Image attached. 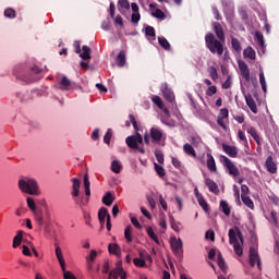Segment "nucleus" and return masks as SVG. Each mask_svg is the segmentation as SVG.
<instances>
[{"label":"nucleus","mask_w":279,"mask_h":279,"mask_svg":"<svg viewBox=\"0 0 279 279\" xmlns=\"http://www.w3.org/2000/svg\"><path fill=\"white\" fill-rule=\"evenodd\" d=\"M17 186L21 193H26V195H34L38 197L40 195V187L38 186V181L29 177H21L17 181Z\"/></svg>","instance_id":"f257e3e1"},{"label":"nucleus","mask_w":279,"mask_h":279,"mask_svg":"<svg viewBox=\"0 0 279 279\" xmlns=\"http://www.w3.org/2000/svg\"><path fill=\"white\" fill-rule=\"evenodd\" d=\"M205 45L206 48L210 51V53H217V56H223V41L217 39L215 34L208 33L205 36Z\"/></svg>","instance_id":"f03ea898"},{"label":"nucleus","mask_w":279,"mask_h":279,"mask_svg":"<svg viewBox=\"0 0 279 279\" xmlns=\"http://www.w3.org/2000/svg\"><path fill=\"white\" fill-rule=\"evenodd\" d=\"M236 230V231H235ZM230 229L229 230V243L230 245H233V250L236 254V256H243V246L239 243V239L243 245V233L239 228Z\"/></svg>","instance_id":"7ed1b4c3"},{"label":"nucleus","mask_w":279,"mask_h":279,"mask_svg":"<svg viewBox=\"0 0 279 279\" xmlns=\"http://www.w3.org/2000/svg\"><path fill=\"white\" fill-rule=\"evenodd\" d=\"M125 143L130 149H136L140 154H145V148L140 147V145H143V135H141V133L128 136Z\"/></svg>","instance_id":"20e7f679"},{"label":"nucleus","mask_w":279,"mask_h":279,"mask_svg":"<svg viewBox=\"0 0 279 279\" xmlns=\"http://www.w3.org/2000/svg\"><path fill=\"white\" fill-rule=\"evenodd\" d=\"M219 158H220L221 165L227 170V173H229V175H232L233 178H239L241 172L239 171V168L236 167V165H234V162L230 158H228L226 155H220Z\"/></svg>","instance_id":"39448f33"},{"label":"nucleus","mask_w":279,"mask_h":279,"mask_svg":"<svg viewBox=\"0 0 279 279\" xmlns=\"http://www.w3.org/2000/svg\"><path fill=\"white\" fill-rule=\"evenodd\" d=\"M83 182H84L86 198L75 199V204L77 206H86V204H88L89 202L88 196L90 195V180L88 179V173L84 174Z\"/></svg>","instance_id":"423d86ee"},{"label":"nucleus","mask_w":279,"mask_h":279,"mask_svg":"<svg viewBox=\"0 0 279 279\" xmlns=\"http://www.w3.org/2000/svg\"><path fill=\"white\" fill-rule=\"evenodd\" d=\"M184 243L182 242V239L171 238L170 247L174 254V256H180L182 254Z\"/></svg>","instance_id":"0eeeda50"},{"label":"nucleus","mask_w":279,"mask_h":279,"mask_svg":"<svg viewBox=\"0 0 279 279\" xmlns=\"http://www.w3.org/2000/svg\"><path fill=\"white\" fill-rule=\"evenodd\" d=\"M150 138L153 140V143H160V141L167 138V135L159 128L153 126L150 129Z\"/></svg>","instance_id":"6e6552de"},{"label":"nucleus","mask_w":279,"mask_h":279,"mask_svg":"<svg viewBox=\"0 0 279 279\" xmlns=\"http://www.w3.org/2000/svg\"><path fill=\"white\" fill-rule=\"evenodd\" d=\"M256 264L258 269H260V265H263L260 262V256L258 255L256 248L250 247V265L251 267H256Z\"/></svg>","instance_id":"1a4fd4ad"},{"label":"nucleus","mask_w":279,"mask_h":279,"mask_svg":"<svg viewBox=\"0 0 279 279\" xmlns=\"http://www.w3.org/2000/svg\"><path fill=\"white\" fill-rule=\"evenodd\" d=\"M161 93H162L165 99L167 101H169L170 104H173V101H175V95L173 94V90H171V88H169V86L167 84L161 85Z\"/></svg>","instance_id":"9d476101"},{"label":"nucleus","mask_w":279,"mask_h":279,"mask_svg":"<svg viewBox=\"0 0 279 279\" xmlns=\"http://www.w3.org/2000/svg\"><path fill=\"white\" fill-rule=\"evenodd\" d=\"M214 32L221 43H226V33L223 32V26L219 22L213 23Z\"/></svg>","instance_id":"9b49d317"},{"label":"nucleus","mask_w":279,"mask_h":279,"mask_svg":"<svg viewBox=\"0 0 279 279\" xmlns=\"http://www.w3.org/2000/svg\"><path fill=\"white\" fill-rule=\"evenodd\" d=\"M238 66L241 76L245 80V82H250V68L247 66V63H245V61H239Z\"/></svg>","instance_id":"f8f14e48"},{"label":"nucleus","mask_w":279,"mask_h":279,"mask_svg":"<svg viewBox=\"0 0 279 279\" xmlns=\"http://www.w3.org/2000/svg\"><path fill=\"white\" fill-rule=\"evenodd\" d=\"M151 101L153 104H155V106H157V108H159V110H162L168 119L169 117H171V114L169 113V109H167V107H165V102H162V98H160L159 96H154L151 98Z\"/></svg>","instance_id":"ddd939ff"},{"label":"nucleus","mask_w":279,"mask_h":279,"mask_svg":"<svg viewBox=\"0 0 279 279\" xmlns=\"http://www.w3.org/2000/svg\"><path fill=\"white\" fill-rule=\"evenodd\" d=\"M58 83L61 90H71V86L73 85V82H71L66 75H61V77L59 76Z\"/></svg>","instance_id":"4468645a"},{"label":"nucleus","mask_w":279,"mask_h":279,"mask_svg":"<svg viewBox=\"0 0 279 279\" xmlns=\"http://www.w3.org/2000/svg\"><path fill=\"white\" fill-rule=\"evenodd\" d=\"M244 99L251 112H253V114H258V108L256 107V101L254 100V98L250 94H246L244 95Z\"/></svg>","instance_id":"2eb2a0df"},{"label":"nucleus","mask_w":279,"mask_h":279,"mask_svg":"<svg viewBox=\"0 0 279 279\" xmlns=\"http://www.w3.org/2000/svg\"><path fill=\"white\" fill-rule=\"evenodd\" d=\"M222 149L229 158H236L239 156V149H236V146H230L228 144H222Z\"/></svg>","instance_id":"dca6fc26"},{"label":"nucleus","mask_w":279,"mask_h":279,"mask_svg":"<svg viewBox=\"0 0 279 279\" xmlns=\"http://www.w3.org/2000/svg\"><path fill=\"white\" fill-rule=\"evenodd\" d=\"M40 73H43V70L38 66H33L31 69V77L28 78V82H38V80L43 78V75H40Z\"/></svg>","instance_id":"f3484780"},{"label":"nucleus","mask_w":279,"mask_h":279,"mask_svg":"<svg viewBox=\"0 0 279 279\" xmlns=\"http://www.w3.org/2000/svg\"><path fill=\"white\" fill-rule=\"evenodd\" d=\"M205 185L208 187V191L210 193H214L215 195H218L219 193V185L215 181H213L210 178H205Z\"/></svg>","instance_id":"a211bd4d"},{"label":"nucleus","mask_w":279,"mask_h":279,"mask_svg":"<svg viewBox=\"0 0 279 279\" xmlns=\"http://www.w3.org/2000/svg\"><path fill=\"white\" fill-rule=\"evenodd\" d=\"M108 217H110V214L108 213V208L101 207L98 211V219L101 228H104L106 223V219L108 221Z\"/></svg>","instance_id":"6ab92c4d"},{"label":"nucleus","mask_w":279,"mask_h":279,"mask_svg":"<svg viewBox=\"0 0 279 279\" xmlns=\"http://www.w3.org/2000/svg\"><path fill=\"white\" fill-rule=\"evenodd\" d=\"M265 166L269 173H276L278 171V166L276 165V162L274 161V157L271 156L267 157Z\"/></svg>","instance_id":"aec40b11"},{"label":"nucleus","mask_w":279,"mask_h":279,"mask_svg":"<svg viewBox=\"0 0 279 279\" xmlns=\"http://www.w3.org/2000/svg\"><path fill=\"white\" fill-rule=\"evenodd\" d=\"M207 168L211 173H217V163L215 162V157L210 154H207Z\"/></svg>","instance_id":"412c9836"},{"label":"nucleus","mask_w":279,"mask_h":279,"mask_svg":"<svg viewBox=\"0 0 279 279\" xmlns=\"http://www.w3.org/2000/svg\"><path fill=\"white\" fill-rule=\"evenodd\" d=\"M56 256L59 260V265L62 271H64V267H66V262H64V256L62 255V248H60V246L56 247Z\"/></svg>","instance_id":"4be33fe9"},{"label":"nucleus","mask_w":279,"mask_h":279,"mask_svg":"<svg viewBox=\"0 0 279 279\" xmlns=\"http://www.w3.org/2000/svg\"><path fill=\"white\" fill-rule=\"evenodd\" d=\"M117 64L120 69H123L126 64V59H125V50H121L117 58H116Z\"/></svg>","instance_id":"5701e85b"},{"label":"nucleus","mask_w":279,"mask_h":279,"mask_svg":"<svg viewBox=\"0 0 279 279\" xmlns=\"http://www.w3.org/2000/svg\"><path fill=\"white\" fill-rule=\"evenodd\" d=\"M183 151L187 156H192V158H197V153H195V148L189 143L183 145Z\"/></svg>","instance_id":"b1692460"},{"label":"nucleus","mask_w":279,"mask_h":279,"mask_svg":"<svg viewBox=\"0 0 279 279\" xmlns=\"http://www.w3.org/2000/svg\"><path fill=\"white\" fill-rule=\"evenodd\" d=\"M109 254H114V256H121V246L117 243H110L108 245Z\"/></svg>","instance_id":"393cba45"},{"label":"nucleus","mask_w":279,"mask_h":279,"mask_svg":"<svg viewBox=\"0 0 279 279\" xmlns=\"http://www.w3.org/2000/svg\"><path fill=\"white\" fill-rule=\"evenodd\" d=\"M218 266L221 269L223 274H227L228 271V264H226V260L223 259V256L221 253H218V259H217Z\"/></svg>","instance_id":"a878e982"},{"label":"nucleus","mask_w":279,"mask_h":279,"mask_svg":"<svg viewBox=\"0 0 279 279\" xmlns=\"http://www.w3.org/2000/svg\"><path fill=\"white\" fill-rule=\"evenodd\" d=\"M244 58H248V60H256V51L252 47H247L243 51Z\"/></svg>","instance_id":"bb28decb"},{"label":"nucleus","mask_w":279,"mask_h":279,"mask_svg":"<svg viewBox=\"0 0 279 279\" xmlns=\"http://www.w3.org/2000/svg\"><path fill=\"white\" fill-rule=\"evenodd\" d=\"M73 185H72V197H78L80 196V181L78 179H72Z\"/></svg>","instance_id":"cd10ccee"},{"label":"nucleus","mask_w":279,"mask_h":279,"mask_svg":"<svg viewBox=\"0 0 279 279\" xmlns=\"http://www.w3.org/2000/svg\"><path fill=\"white\" fill-rule=\"evenodd\" d=\"M23 243V231H19L17 234L13 238V248L16 250Z\"/></svg>","instance_id":"c85d7f7f"},{"label":"nucleus","mask_w":279,"mask_h":279,"mask_svg":"<svg viewBox=\"0 0 279 279\" xmlns=\"http://www.w3.org/2000/svg\"><path fill=\"white\" fill-rule=\"evenodd\" d=\"M158 43L160 47H162V49H165L166 51H171V44H169V40H167V38L158 37Z\"/></svg>","instance_id":"c756f323"},{"label":"nucleus","mask_w":279,"mask_h":279,"mask_svg":"<svg viewBox=\"0 0 279 279\" xmlns=\"http://www.w3.org/2000/svg\"><path fill=\"white\" fill-rule=\"evenodd\" d=\"M148 236L157 244L160 245V240L158 239V235H156V232H154V228L147 227L146 229Z\"/></svg>","instance_id":"7c9ffc66"},{"label":"nucleus","mask_w":279,"mask_h":279,"mask_svg":"<svg viewBox=\"0 0 279 279\" xmlns=\"http://www.w3.org/2000/svg\"><path fill=\"white\" fill-rule=\"evenodd\" d=\"M113 202L114 197L112 196V193L107 192L106 195L102 197V204H105V206H112Z\"/></svg>","instance_id":"2f4dec72"},{"label":"nucleus","mask_w":279,"mask_h":279,"mask_svg":"<svg viewBox=\"0 0 279 279\" xmlns=\"http://www.w3.org/2000/svg\"><path fill=\"white\" fill-rule=\"evenodd\" d=\"M121 169H123V166L121 165V161L119 160H113L111 162V171L113 173H121Z\"/></svg>","instance_id":"473e14b6"},{"label":"nucleus","mask_w":279,"mask_h":279,"mask_svg":"<svg viewBox=\"0 0 279 279\" xmlns=\"http://www.w3.org/2000/svg\"><path fill=\"white\" fill-rule=\"evenodd\" d=\"M246 132L252 136V138H254L256 143H259L260 136H258V131H256L254 126L248 128Z\"/></svg>","instance_id":"72a5a7b5"},{"label":"nucleus","mask_w":279,"mask_h":279,"mask_svg":"<svg viewBox=\"0 0 279 279\" xmlns=\"http://www.w3.org/2000/svg\"><path fill=\"white\" fill-rule=\"evenodd\" d=\"M241 199L244 206H247V208L254 210V201H252L250 196H242Z\"/></svg>","instance_id":"f704fd0d"},{"label":"nucleus","mask_w":279,"mask_h":279,"mask_svg":"<svg viewBox=\"0 0 279 279\" xmlns=\"http://www.w3.org/2000/svg\"><path fill=\"white\" fill-rule=\"evenodd\" d=\"M83 52L80 54L82 60H90V48L88 46L82 47Z\"/></svg>","instance_id":"c9c22d12"},{"label":"nucleus","mask_w":279,"mask_h":279,"mask_svg":"<svg viewBox=\"0 0 279 279\" xmlns=\"http://www.w3.org/2000/svg\"><path fill=\"white\" fill-rule=\"evenodd\" d=\"M124 239L128 241V243H132V241H134V238H132V226H128L124 229Z\"/></svg>","instance_id":"e433bc0d"},{"label":"nucleus","mask_w":279,"mask_h":279,"mask_svg":"<svg viewBox=\"0 0 279 279\" xmlns=\"http://www.w3.org/2000/svg\"><path fill=\"white\" fill-rule=\"evenodd\" d=\"M155 167V171L157 173V175H159V178H165V175H167V171L165 170V167L158 165V163H154Z\"/></svg>","instance_id":"4c0bfd02"},{"label":"nucleus","mask_w":279,"mask_h":279,"mask_svg":"<svg viewBox=\"0 0 279 279\" xmlns=\"http://www.w3.org/2000/svg\"><path fill=\"white\" fill-rule=\"evenodd\" d=\"M220 208L227 217H230V206L228 205L227 201H221L220 202Z\"/></svg>","instance_id":"58836bf2"},{"label":"nucleus","mask_w":279,"mask_h":279,"mask_svg":"<svg viewBox=\"0 0 279 279\" xmlns=\"http://www.w3.org/2000/svg\"><path fill=\"white\" fill-rule=\"evenodd\" d=\"M26 203H27L29 210H32V213H36L37 207H36V202L34 201V198L28 196L26 198Z\"/></svg>","instance_id":"ea45409f"},{"label":"nucleus","mask_w":279,"mask_h":279,"mask_svg":"<svg viewBox=\"0 0 279 279\" xmlns=\"http://www.w3.org/2000/svg\"><path fill=\"white\" fill-rule=\"evenodd\" d=\"M4 16L7 19H16V11L12 8H8L4 10Z\"/></svg>","instance_id":"a19ab883"},{"label":"nucleus","mask_w":279,"mask_h":279,"mask_svg":"<svg viewBox=\"0 0 279 279\" xmlns=\"http://www.w3.org/2000/svg\"><path fill=\"white\" fill-rule=\"evenodd\" d=\"M232 49L236 51L238 53H241V41H239L236 38L231 39Z\"/></svg>","instance_id":"79ce46f5"},{"label":"nucleus","mask_w":279,"mask_h":279,"mask_svg":"<svg viewBox=\"0 0 279 279\" xmlns=\"http://www.w3.org/2000/svg\"><path fill=\"white\" fill-rule=\"evenodd\" d=\"M155 157L157 158V161L159 162V165L165 163V155L162 154V150L156 149L155 150Z\"/></svg>","instance_id":"37998d69"},{"label":"nucleus","mask_w":279,"mask_h":279,"mask_svg":"<svg viewBox=\"0 0 279 279\" xmlns=\"http://www.w3.org/2000/svg\"><path fill=\"white\" fill-rule=\"evenodd\" d=\"M197 202H198L201 208H203V210H205V213H208V210H209L208 202H206V201L204 199V196L199 197V198L197 199Z\"/></svg>","instance_id":"c03bdc74"},{"label":"nucleus","mask_w":279,"mask_h":279,"mask_svg":"<svg viewBox=\"0 0 279 279\" xmlns=\"http://www.w3.org/2000/svg\"><path fill=\"white\" fill-rule=\"evenodd\" d=\"M145 34L150 38H156V29L153 26H146Z\"/></svg>","instance_id":"a18cd8bd"},{"label":"nucleus","mask_w":279,"mask_h":279,"mask_svg":"<svg viewBox=\"0 0 279 279\" xmlns=\"http://www.w3.org/2000/svg\"><path fill=\"white\" fill-rule=\"evenodd\" d=\"M209 75L214 82H217V80H219V74L217 73V69L215 66H211L209 69Z\"/></svg>","instance_id":"49530a36"},{"label":"nucleus","mask_w":279,"mask_h":279,"mask_svg":"<svg viewBox=\"0 0 279 279\" xmlns=\"http://www.w3.org/2000/svg\"><path fill=\"white\" fill-rule=\"evenodd\" d=\"M63 271V279H77V277H75V275H73L71 272V270H66V267H64Z\"/></svg>","instance_id":"de8ad7c7"},{"label":"nucleus","mask_w":279,"mask_h":279,"mask_svg":"<svg viewBox=\"0 0 279 279\" xmlns=\"http://www.w3.org/2000/svg\"><path fill=\"white\" fill-rule=\"evenodd\" d=\"M111 138H112V130L108 129L107 133L104 136V143H106V145H110Z\"/></svg>","instance_id":"09e8293b"},{"label":"nucleus","mask_w":279,"mask_h":279,"mask_svg":"<svg viewBox=\"0 0 279 279\" xmlns=\"http://www.w3.org/2000/svg\"><path fill=\"white\" fill-rule=\"evenodd\" d=\"M140 21H141V13H132L131 23H133L134 25H138Z\"/></svg>","instance_id":"8fccbe9b"},{"label":"nucleus","mask_w":279,"mask_h":279,"mask_svg":"<svg viewBox=\"0 0 279 279\" xmlns=\"http://www.w3.org/2000/svg\"><path fill=\"white\" fill-rule=\"evenodd\" d=\"M133 265H135V267H145L146 263L145 259L136 257L133 259Z\"/></svg>","instance_id":"3c124183"},{"label":"nucleus","mask_w":279,"mask_h":279,"mask_svg":"<svg viewBox=\"0 0 279 279\" xmlns=\"http://www.w3.org/2000/svg\"><path fill=\"white\" fill-rule=\"evenodd\" d=\"M118 5L123 8L124 10H130V1L129 0H118Z\"/></svg>","instance_id":"603ef678"},{"label":"nucleus","mask_w":279,"mask_h":279,"mask_svg":"<svg viewBox=\"0 0 279 279\" xmlns=\"http://www.w3.org/2000/svg\"><path fill=\"white\" fill-rule=\"evenodd\" d=\"M206 95L208 97H213V95H217V86H215V85L209 86L206 92Z\"/></svg>","instance_id":"864d4df0"},{"label":"nucleus","mask_w":279,"mask_h":279,"mask_svg":"<svg viewBox=\"0 0 279 279\" xmlns=\"http://www.w3.org/2000/svg\"><path fill=\"white\" fill-rule=\"evenodd\" d=\"M131 223L134 226V228H137V230H143V225L138 222V219L136 217L131 218Z\"/></svg>","instance_id":"5fc2aeb1"},{"label":"nucleus","mask_w":279,"mask_h":279,"mask_svg":"<svg viewBox=\"0 0 279 279\" xmlns=\"http://www.w3.org/2000/svg\"><path fill=\"white\" fill-rule=\"evenodd\" d=\"M238 138L244 143V145H247V137L245 136V133L242 130L238 131Z\"/></svg>","instance_id":"6e6d98bb"},{"label":"nucleus","mask_w":279,"mask_h":279,"mask_svg":"<svg viewBox=\"0 0 279 279\" xmlns=\"http://www.w3.org/2000/svg\"><path fill=\"white\" fill-rule=\"evenodd\" d=\"M153 16L155 19H165V12L160 9H156L155 12H153Z\"/></svg>","instance_id":"4d7b16f0"},{"label":"nucleus","mask_w":279,"mask_h":279,"mask_svg":"<svg viewBox=\"0 0 279 279\" xmlns=\"http://www.w3.org/2000/svg\"><path fill=\"white\" fill-rule=\"evenodd\" d=\"M229 112L227 108L220 109V112L218 114V119H228Z\"/></svg>","instance_id":"13d9d810"},{"label":"nucleus","mask_w":279,"mask_h":279,"mask_svg":"<svg viewBox=\"0 0 279 279\" xmlns=\"http://www.w3.org/2000/svg\"><path fill=\"white\" fill-rule=\"evenodd\" d=\"M129 120L131 121L135 132H138V123L136 122V118H134V114H130Z\"/></svg>","instance_id":"bf43d9fd"},{"label":"nucleus","mask_w":279,"mask_h":279,"mask_svg":"<svg viewBox=\"0 0 279 279\" xmlns=\"http://www.w3.org/2000/svg\"><path fill=\"white\" fill-rule=\"evenodd\" d=\"M95 258H97V251L92 250L89 256L86 257V260H87V263H88V260H89V263H95Z\"/></svg>","instance_id":"052dcab7"},{"label":"nucleus","mask_w":279,"mask_h":279,"mask_svg":"<svg viewBox=\"0 0 279 279\" xmlns=\"http://www.w3.org/2000/svg\"><path fill=\"white\" fill-rule=\"evenodd\" d=\"M239 14L242 21H247V10L245 8L239 9Z\"/></svg>","instance_id":"680f3d73"},{"label":"nucleus","mask_w":279,"mask_h":279,"mask_svg":"<svg viewBox=\"0 0 279 279\" xmlns=\"http://www.w3.org/2000/svg\"><path fill=\"white\" fill-rule=\"evenodd\" d=\"M172 165L175 169H182V161L175 157H172Z\"/></svg>","instance_id":"e2e57ef3"},{"label":"nucleus","mask_w":279,"mask_h":279,"mask_svg":"<svg viewBox=\"0 0 279 279\" xmlns=\"http://www.w3.org/2000/svg\"><path fill=\"white\" fill-rule=\"evenodd\" d=\"M35 221H37L38 226H43V223H45V218H43V214H35Z\"/></svg>","instance_id":"0e129e2a"},{"label":"nucleus","mask_w":279,"mask_h":279,"mask_svg":"<svg viewBox=\"0 0 279 279\" xmlns=\"http://www.w3.org/2000/svg\"><path fill=\"white\" fill-rule=\"evenodd\" d=\"M205 239H209V241H215V231L213 230L206 231Z\"/></svg>","instance_id":"69168bd1"},{"label":"nucleus","mask_w":279,"mask_h":279,"mask_svg":"<svg viewBox=\"0 0 279 279\" xmlns=\"http://www.w3.org/2000/svg\"><path fill=\"white\" fill-rule=\"evenodd\" d=\"M192 145H195V147L202 145V137H199V136H193V137H192Z\"/></svg>","instance_id":"338daca9"},{"label":"nucleus","mask_w":279,"mask_h":279,"mask_svg":"<svg viewBox=\"0 0 279 279\" xmlns=\"http://www.w3.org/2000/svg\"><path fill=\"white\" fill-rule=\"evenodd\" d=\"M109 279H119V272H117V270H111L109 272Z\"/></svg>","instance_id":"774afa93"}]
</instances>
